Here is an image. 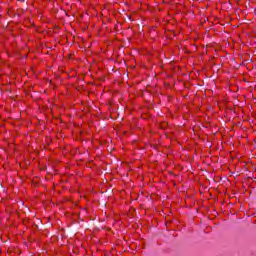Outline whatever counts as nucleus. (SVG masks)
<instances>
[{"instance_id": "1", "label": "nucleus", "mask_w": 256, "mask_h": 256, "mask_svg": "<svg viewBox=\"0 0 256 256\" xmlns=\"http://www.w3.org/2000/svg\"><path fill=\"white\" fill-rule=\"evenodd\" d=\"M162 129H165V126H162Z\"/></svg>"}]
</instances>
